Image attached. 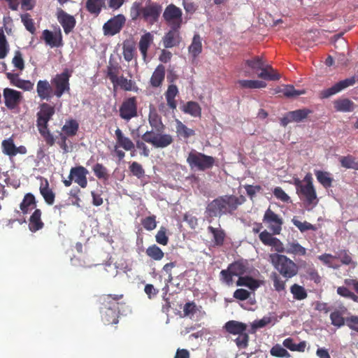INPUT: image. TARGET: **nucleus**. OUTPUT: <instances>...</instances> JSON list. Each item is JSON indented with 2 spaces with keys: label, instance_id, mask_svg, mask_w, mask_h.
<instances>
[{
  "label": "nucleus",
  "instance_id": "nucleus-47",
  "mask_svg": "<svg viewBox=\"0 0 358 358\" xmlns=\"http://www.w3.org/2000/svg\"><path fill=\"white\" fill-rule=\"evenodd\" d=\"M183 111L195 117H201V108L199 104L195 101H188L184 106Z\"/></svg>",
  "mask_w": 358,
  "mask_h": 358
},
{
  "label": "nucleus",
  "instance_id": "nucleus-60",
  "mask_svg": "<svg viewBox=\"0 0 358 358\" xmlns=\"http://www.w3.org/2000/svg\"><path fill=\"white\" fill-rule=\"evenodd\" d=\"M9 52V45L3 32H0V59H4Z\"/></svg>",
  "mask_w": 358,
  "mask_h": 358
},
{
  "label": "nucleus",
  "instance_id": "nucleus-44",
  "mask_svg": "<svg viewBox=\"0 0 358 358\" xmlns=\"http://www.w3.org/2000/svg\"><path fill=\"white\" fill-rule=\"evenodd\" d=\"M146 255L155 261H160L164 257V252L155 244L149 246L145 251Z\"/></svg>",
  "mask_w": 358,
  "mask_h": 358
},
{
  "label": "nucleus",
  "instance_id": "nucleus-21",
  "mask_svg": "<svg viewBox=\"0 0 358 358\" xmlns=\"http://www.w3.org/2000/svg\"><path fill=\"white\" fill-rule=\"evenodd\" d=\"M180 29L171 27L169 32L165 34L163 38V43L166 48H171L180 44L182 39L179 32Z\"/></svg>",
  "mask_w": 358,
  "mask_h": 358
},
{
  "label": "nucleus",
  "instance_id": "nucleus-29",
  "mask_svg": "<svg viewBox=\"0 0 358 358\" xmlns=\"http://www.w3.org/2000/svg\"><path fill=\"white\" fill-rule=\"evenodd\" d=\"M234 276L243 277V275L248 272V263L242 260L235 261L228 266Z\"/></svg>",
  "mask_w": 358,
  "mask_h": 358
},
{
  "label": "nucleus",
  "instance_id": "nucleus-11",
  "mask_svg": "<svg viewBox=\"0 0 358 358\" xmlns=\"http://www.w3.org/2000/svg\"><path fill=\"white\" fill-rule=\"evenodd\" d=\"M120 117L128 122L138 116V103L136 96L125 99L119 108Z\"/></svg>",
  "mask_w": 358,
  "mask_h": 358
},
{
  "label": "nucleus",
  "instance_id": "nucleus-12",
  "mask_svg": "<svg viewBox=\"0 0 358 358\" xmlns=\"http://www.w3.org/2000/svg\"><path fill=\"white\" fill-rule=\"evenodd\" d=\"M262 221L268 226L273 234L279 235L280 234L283 220L280 215L275 213L270 207L265 211Z\"/></svg>",
  "mask_w": 358,
  "mask_h": 358
},
{
  "label": "nucleus",
  "instance_id": "nucleus-58",
  "mask_svg": "<svg viewBox=\"0 0 358 358\" xmlns=\"http://www.w3.org/2000/svg\"><path fill=\"white\" fill-rule=\"evenodd\" d=\"M21 20L27 31L34 34L36 31L34 20L29 13L21 15Z\"/></svg>",
  "mask_w": 358,
  "mask_h": 358
},
{
  "label": "nucleus",
  "instance_id": "nucleus-38",
  "mask_svg": "<svg viewBox=\"0 0 358 358\" xmlns=\"http://www.w3.org/2000/svg\"><path fill=\"white\" fill-rule=\"evenodd\" d=\"M114 88L119 86L122 90L124 91H136L137 87H136L135 82L132 80H129L124 76H120L117 78V80L113 84Z\"/></svg>",
  "mask_w": 358,
  "mask_h": 358
},
{
  "label": "nucleus",
  "instance_id": "nucleus-37",
  "mask_svg": "<svg viewBox=\"0 0 358 358\" xmlns=\"http://www.w3.org/2000/svg\"><path fill=\"white\" fill-rule=\"evenodd\" d=\"M188 52L193 59H196L202 52L201 38L199 34H194L192 43L188 48Z\"/></svg>",
  "mask_w": 358,
  "mask_h": 358
},
{
  "label": "nucleus",
  "instance_id": "nucleus-19",
  "mask_svg": "<svg viewBox=\"0 0 358 358\" xmlns=\"http://www.w3.org/2000/svg\"><path fill=\"white\" fill-rule=\"evenodd\" d=\"M88 171L83 166H78L71 169L70 174L73 180L82 188H85L87 185V175Z\"/></svg>",
  "mask_w": 358,
  "mask_h": 358
},
{
  "label": "nucleus",
  "instance_id": "nucleus-28",
  "mask_svg": "<svg viewBox=\"0 0 358 358\" xmlns=\"http://www.w3.org/2000/svg\"><path fill=\"white\" fill-rule=\"evenodd\" d=\"M42 212L40 209H36L29 218V229L32 232H36L44 227L41 220Z\"/></svg>",
  "mask_w": 358,
  "mask_h": 358
},
{
  "label": "nucleus",
  "instance_id": "nucleus-16",
  "mask_svg": "<svg viewBox=\"0 0 358 358\" xmlns=\"http://www.w3.org/2000/svg\"><path fill=\"white\" fill-rule=\"evenodd\" d=\"M355 78L354 77L346 78L341 80L334 85L332 87L323 90L320 93V97L321 99H327L333 96L347 87L353 85L355 83Z\"/></svg>",
  "mask_w": 358,
  "mask_h": 358
},
{
  "label": "nucleus",
  "instance_id": "nucleus-61",
  "mask_svg": "<svg viewBox=\"0 0 358 358\" xmlns=\"http://www.w3.org/2000/svg\"><path fill=\"white\" fill-rule=\"evenodd\" d=\"M155 239L157 243L166 245L169 243V237L167 236V229L164 227H161L157 231Z\"/></svg>",
  "mask_w": 358,
  "mask_h": 358
},
{
  "label": "nucleus",
  "instance_id": "nucleus-55",
  "mask_svg": "<svg viewBox=\"0 0 358 358\" xmlns=\"http://www.w3.org/2000/svg\"><path fill=\"white\" fill-rule=\"evenodd\" d=\"M293 224L299 229L301 232H305L308 230L315 231L316 227L306 221L302 222L296 219L295 217L292 220Z\"/></svg>",
  "mask_w": 358,
  "mask_h": 358
},
{
  "label": "nucleus",
  "instance_id": "nucleus-4",
  "mask_svg": "<svg viewBox=\"0 0 358 358\" xmlns=\"http://www.w3.org/2000/svg\"><path fill=\"white\" fill-rule=\"evenodd\" d=\"M55 112L54 106L47 103H43L40 106V110L36 114V126L38 132L48 146H52L55 143V138L48 128V122Z\"/></svg>",
  "mask_w": 358,
  "mask_h": 358
},
{
  "label": "nucleus",
  "instance_id": "nucleus-2",
  "mask_svg": "<svg viewBox=\"0 0 358 358\" xmlns=\"http://www.w3.org/2000/svg\"><path fill=\"white\" fill-rule=\"evenodd\" d=\"M245 197L233 194L220 196L208 203L206 214L209 217H221L224 215H232L238 206L245 201Z\"/></svg>",
  "mask_w": 358,
  "mask_h": 358
},
{
  "label": "nucleus",
  "instance_id": "nucleus-27",
  "mask_svg": "<svg viewBox=\"0 0 358 358\" xmlns=\"http://www.w3.org/2000/svg\"><path fill=\"white\" fill-rule=\"evenodd\" d=\"M247 324L245 323L236 320H229L227 322L223 328L226 332L232 335H238L246 331Z\"/></svg>",
  "mask_w": 358,
  "mask_h": 358
},
{
  "label": "nucleus",
  "instance_id": "nucleus-33",
  "mask_svg": "<svg viewBox=\"0 0 358 358\" xmlns=\"http://www.w3.org/2000/svg\"><path fill=\"white\" fill-rule=\"evenodd\" d=\"M285 252L294 255L305 256L306 255L307 250L296 241H292L287 243Z\"/></svg>",
  "mask_w": 358,
  "mask_h": 358
},
{
  "label": "nucleus",
  "instance_id": "nucleus-41",
  "mask_svg": "<svg viewBox=\"0 0 358 358\" xmlns=\"http://www.w3.org/2000/svg\"><path fill=\"white\" fill-rule=\"evenodd\" d=\"M178 93V87L175 85H171L169 86L167 91L165 93L167 105L171 109H176L177 106L176 101L175 97Z\"/></svg>",
  "mask_w": 358,
  "mask_h": 358
},
{
  "label": "nucleus",
  "instance_id": "nucleus-40",
  "mask_svg": "<svg viewBox=\"0 0 358 358\" xmlns=\"http://www.w3.org/2000/svg\"><path fill=\"white\" fill-rule=\"evenodd\" d=\"M236 285L238 286H245L252 290H255L260 287L261 281L250 276H243L238 278Z\"/></svg>",
  "mask_w": 358,
  "mask_h": 358
},
{
  "label": "nucleus",
  "instance_id": "nucleus-1",
  "mask_svg": "<svg viewBox=\"0 0 358 358\" xmlns=\"http://www.w3.org/2000/svg\"><path fill=\"white\" fill-rule=\"evenodd\" d=\"M148 122L152 129L145 131L142 135L143 141L152 145L155 148H165L173 143V136L164 133L165 126L162 121L161 116L152 106H150Z\"/></svg>",
  "mask_w": 358,
  "mask_h": 358
},
{
  "label": "nucleus",
  "instance_id": "nucleus-30",
  "mask_svg": "<svg viewBox=\"0 0 358 358\" xmlns=\"http://www.w3.org/2000/svg\"><path fill=\"white\" fill-rule=\"evenodd\" d=\"M259 71L261 72L257 75L258 78L265 80H278L280 79V76L277 71L271 66L267 64H264V67Z\"/></svg>",
  "mask_w": 358,
  "mask_h": 358
},
{
  "label": "nucleus",
  "instance_id": "nucleus-49",
  "mask_svg": "<svg viewBox=\"0 0 358 358\" xmlns=\"http://www.w3.org/2000/svg\"><path fill=\"white\" fill-rule=\"evenodd\" d=\"M123 57L127 62H130L133 59L135 52L136 48L134 42L124 41L123 43Z\"/></svg>",
  "mask_w": 358,
  "mask_h": 358
},
{
  "label": "nucleus",
  "instance_id": "nucleus-53",
  "mask_svg": "<svg viewBox=\"0 0 358 358\" xmlns=\"http://www.w3.org/2000/svg\"><path fill=\"white\" fill-rule=\"evenodd\" d=\"M335 259H337L336 255H333L329 253H324L318 256V259L321 261L324 265L329 268L337 269L340 266L333 263V260Z\"/></svg>",
  "mask_w": 358,
  "mask_h": 358
},
{
  "label": "nucleus",
  "instance_id": "nucleus-35",
  "mask_svg": "<svg viewBox=\"0 0 358 358\" xmlns=\"http://www.w3.org/2000/svg\"><path fill=\"white\" fill-rule=\"evenodd\" d=\"M36 206V201L34 195L31 193H27L24 195L20 205V208L23 214H27L29 211L35 208Z\"/></svg>",
  "mask_w": 358,
  "mask_h": 358
},
{
  "label": "nucleus",
  "instance_id": "nucleus-8",
  "mask_svg": "<svg viewBox=\"0 0 358 358\" xmlns=\"http://www.w3.org/2000/svg\"><path fill=\"white\" fill-rule=\"evenodd\" d=\"M124 294H104L99 297V303L103 308L113 313H122L129 310L126 302L121 301Z\"/></svg>",
  "mask_w": 358,
  "mask_h": 358
},
{
  "label": "nucleus",
  "instance_id": "nucleus-57",
  "mask_svg": "<svg viewBox=\"0 0 358 358\" xmlns=\"http://www.w3.org/2000/svg\"><path fill=\"white\" fill-rule=\"evenodd\" d=\"M280 92L287 98L295 97L306 93L305 90H296L293 85H290L285 86Z\"/></svg>",
  "mask_w": 358,
  "mask_h": 358
},
{
  "label": "nucleus",
  "instance_id": "nucleus-62",
  "mask_svg": "<svg viewBox=\"0 0 358 358\" xmlns=\"http://www.w3.org/2000/svg\"><path fill=\"white\" fill-rule=\"evenodd\" d=\"M233 276L234 275H232L231 271L229 270L228 267L227 269L222 270L220 273V281L228 286L233 285Z\"/></svg>",
  "mask_w": 358,
  "mask_h": 358
},
{
  "label": "nucleus",
  "instance_id": "nucleus-63",
  "mask_svg": "<svg viewBox=\"0 0 358 358\" xmlns=\"http://www.w3.org/2000/svg\"><path fill=\"white\" fill-rule=\"evenodd\" d=\"M336 255L337 259H341L343 264L350 265L353 262L351 254L348 250H341Z\"/></svg>",
  "mask_w": 358,
  "mask_h": 358
},
{
  "label": "nucleus",
  "instance_id": "nucleus-23",
  "mask_svg": "<svg viewBox=\"0 0 358 358\" xmlns=\"http://www.w3.org/2000/svg\"><path fill=\"white\" fill-rule=\"evenodd\" d=\"M52 85L46 80H40L37 83L36 92L38 96L42 100L48 101L54 95Z\"/></svg>",
  "mask_w": 358,
  "mask_h": 358
},
{
  "label": "nucleus",
  "instance_id": "nucleus-24",
  "mask_svg": "<svg viewBox=\"0 0 358 358\" xmlns=\"http://www.w3.org/2000/svg\"><path fill=\"white\" fill-rule=\"evenodd\" d=\"M39 191L47 204L52 205L54 203L55 194L50 188L48 180L46 178H41Z\"/></svg>",
  "mask_w": 358,
  "mask_h": 358
},
{
  "label": "nucleus",
  "instance_id": "nucleus-34",
  "mask_svg": "<svg viewBox=\"0 0 358 358\" xmlns=\"http://www.w3.org/2000/svg\"><path fill=\"white\" fill-rule=\"evenodd\" d=\"M208 231L213 235V243L217 246H222L224 244L226 234L220 226L219 227L215 228L212 226H208Z\"/></svg>",
  "mask_w": 358,
  "mask_h": 358
},
{
  "label": "nucleus",
  "instance_id": "nucleus-45",
  "mask_svg": "<svg viewBox=\"0 0 358 358\" xmlns=\"http://www.w3.org/2000/svg\"><path fill=\"white\" fill-rule=\"evenodd\" d=\"M281 275L275 272L271 273L270 275L271 280L273 281V287L275 291L280 292L285 289L286 281L287 280L283 279Z\"/></svg>",
  "mask_w": 358,
  "mask_h": 358
},
{
  "label": "nucleus",
  "instance_id": "nucleus-59",
  "mask_svg": "<svg viewBox=\"0 0 358 358\" xmlns=\"http://www.w3.org/2000/svg\"><path fill=\"white\" fill-rule=\"evenodd\" d=\"M249 332L243 331L241 334H238V337L234 340L237 347L239 349H245L248 346Z\"/></svg>",
  "mask_w": 358,
  "mask_h": 358
},
{
  "label": "nucleus",
  "instance_id": "nucleus-17",
  "mask_svg": "<svg viewBox=\"0 0 358 358\" xmlns=\"http://www.w3.org/2000/svg\"><path fill=\"white\" fill-rule=\"evenodd\" d=\"M57 18L59 24L64 29L66 34L71 33L76 24L75 17L65 12L62 8H58L57 11Z\"/></svg>",
  "mask_w": 358,
  "mask_h": 358
},
{
  "label": "nucleus",
  "instance_id": "nucleus-52",
  "mask_svg": "<svg viewBox=\"0 0 358 358\" xmlns=\"http://www.w3.org/2000/svg\"><path fill=\"white\" fill-rule=\"evenodd\" d=\"M95 176L100 180H106L109 178V174L106 167L102 164L96 163L92 168Z\"/></svg>",
  "mask_w": 358,
  "mask_h": 358
},
{
  "label": "nucleus",
  "instance_id": "nucleus-25",
  "mask_svg": "<svg viewBox=\"0 0 358 358\" xmlns=\"http://www.w3.org/2000/svg\"><path fill=\"white\" fill-rule=\"evenodd\" d=\"M153 41L154 36L150 32L144 34L140 38L138 43V48L145 62H147L148 50L150 45L153 43Z\"/></svg>",
  "mask_w": 358,
  "mask_h": 358
},
{
  "label": "nucleus",
  "instance_id": "nucleus-3",
  "mask_svg": "<svg viewBox=\"0 0 358 358\" xmlns=\"http://www.w3.org/2000/svg\"><path fill=\"white\" fill-rule=\"evenodd\" d=\"M162 11V6L156 2H148L142 6L139 2H134L130 8V17L132 20L142 18L150 24L157 22Z\"/></svg>",
  "mask_w": 358,
  "mask_h": 358
},
{
  "label": "nucleus",
  "instance_id": "nucleus-31",
  "mask_svg": "<svg viewBox=\"0 0 358 358\" xmlns=\"http://www.w3.org/2000/svg\"><path fill=\"white\" fill-rule=\"evenodd\" d=\"M334 106L336 110L339 112H351L355 108V103L347 98L334 101Z\"/></svg>",
  "mask_w": 358,
  "mask_h": 358
},
{
  "label": "nucleus",
  "instance_id": "nucleus-6",
  "mask_svg": "<svg viewBox=\"0 0 358 358\" xmlns=\"http://www.w3.org/2000/svg\"><path fill=\"white\" fill-rule=\"evenodd\" d=\"M269 260L275 269L285 280L291 279L298 274V265L286 255L272 253L269 255Z\"/></svg>",
  "mask_w": 358,
  "mask_h": 358
},
{
  "label": "nucleus",
  "instance_id": "nucleus-48",
  "mask_svg": "<svg viewBox=\"0 0 358 358\" xmlns=\"http://www.w3.org/2000/svg\"><path fill=\"white\" fill-rule=\"evenodd\" d=\"M264 64L265 62L263 60V58L259 56H256L250 59H247L245 61V66L250 68L254 72H257L259 71L262 68L264 67Z\"/></svg>",
  "mask_w": 358,
  "mask_h": 358
},
{
  "label": "nucleus",
  "instance_id": "nucleus-15",
  "mask_svg": "<svg viewBox=\"0 0 358 358\" xmlns=\"http://www.w3.org/2000/svg\"><path fill=\"white\" fill-rule=\"evenodd\" d=\"M273 235L265 229L259 234V238L264 245L272 247L277 252H285L286 248L284 247L282 242Z\"/></svg>",
  "mask_w": 358,
  "mask_h": 358
},
{
  "label": "nucleus",
  "instance_id": "nucleus-10",
  "mask_svg": "<svg viewBox=\"0 0 358 358\" xmlns=\"http://www.w3.org/2000/svg\"><path fill=\"white\" fill-rule=\"evenodd\" d=\"M163 17L170 27L180 28L182 23V10L176 5H168L164 13Z\"/></svg>",
  "mask_w": 358,
  "mask_h": 358
},
{
  "label": "nucleus",
  "instance_id": "nucleus-51",
  "mask_svg": "<svg viewBox=\"0 0 358 358\" xmlns=\"http://www.w3.org/2000/svg\"><path fill=\"white\" fill-rule=\"evenodd\" d=\"M3 152L10 157L15 156V145L13 139L8 138L5 139L1 143Z\"/></svg>",
  "mask_w": 358,
  "mask_h": 358
},
{
  "label": "nucleus",
  "instance_id": "nucleus-36",
  "mask_svg": "<svg viewBox=\"0 0 358 358\" xmlns=\"http://www.w3.org/2000/svg\"><path fill=\"white\" fill-rule=\"evenodd\" d=\"M79 129V124L77 120L74 119L67 120L65 124L62 128L63 134L72 137L76 135Z\"/></svg>",
  "mask_w": 358,
  "mask_h": 358
},
{
  "label": "nucleus",
  "instance_id": "nucleus-7",
  "mask_svg": "<svg viewBox=\"0 0 358 358\" xmlns=\"http://www.w3.org/2000/svg\"><path fill=\"white\" fill-rule=\"evenodd\" d=\"M215 159L213 157L192 150L188 154L187 162L192 170L204 171L211 169Z\"/></svg>",
  "mask_w": 358,
  "mask_h": 358
},
{
  "label": "nucleus",
  "instance_id": "nucleus-9",
  "mask_svg": "<svg viewBox=\"0 0 358 358\" xmlns=\"http://www.w3.org/2000/svg\"><path fill=\"white\" fill-rule=\"evenodd\" d=\"M71 73L68 69H65L61 73H57L51 80V85L54 87V95L60 98L64 93H69V79Z\"/></svg>",
  "mask_w": 358,
  "mask_h": 358
},
{
  "label": "nucleus",
  "instance_id": "nucleus-20",
  "mask_svg": "<svg viewBox=\"0 0 358 358\" xmlns=\"http://www.w3.org/2000/svg\"><path fill=\"white\" fill-rule=\"evenodd\" d=\"M42 38L45 41L47 45L52 48H59L63 45L62 35L59 29L58 32L55 33H53L48 29L43 30L42 33Z\"/></svg>",
  "mask_w": 358,
  "mask_h": 358
},
{
  "label": "nucleus",
  "instance_id": "nucleus-56",
  "mask_svg": "<svg viewBox=\"0 0 358 358\" xmlns=\"http://www.w3.org/2000/svg\"><path fill=\"white\" fill-rule=\"evenodd\" d=\"M271 322V318L269 317H264L259 320H255L252 323L249 333L255 334L258 329L263 328Z\"/></svg>",
  "mask_w": 358,
  "mask_h": 358
},
{
  "label": "nucleus",
  "instance_id": "nucleus-32",
  "mask_svg": "<svg viewBox=\"0 0 358 358\" xmlns=\"http://www.w3.org/2000/svg\"><path fill=\"white\" fill-rule=\"evenodd\" d=\"M165 67L162 64L157 66L150 78V85L153 87H159L164 80Z\"/></svg>",
  "mask_w": 358,
  "mask_h": 358
},
{
  "label": "nucleus",
  "instance_id": "nucleus-64",
  "mask_svg": "<svg viewBox=\"0 0 358 358\" xmlns=\"http://www.w3.org/2000/svg\"><path fill=\"white\" fill-rule=\"evenodd\" d=\"M270 353L272 356L275 357H288L290 356L289 352L279 344L275 345L271 349Z\"/></svg>",
  "mask_w": 358,
  "mask_h": 358
},
{
  "label": "nucleus",
  "instance_id": "nucleus-18",
  "mask_svg": "<svg viewBox=\"0 0 358 358\" xmlns=\"http://www.w3.org/2000/svg\"><path fill=\"white\" fill-rule=\"evenodd\" d=\"M116 144L115 148H121L126 151H135V143L132 140L126 136L120 128L115 131Z\"/></svg>",
  "mask_w": 358,
  "mask_h": 358
},
{
  "label": "nucleus",
  "instance_id": "nucleus-22",
  "mask_svg": "<svg viewBox=\"0 0 358 358\" xmlns=\"http://www.w3.org/2000/svg\"><path fill=\"white\" fill-rule=\"evenodd\" d=\"M6 77L10 80L11 85L24 91H31L34 88V83L32 82L21 79L17 73L8 72L6 73Z\"/></svg>",
  "mask_w": 358,
  "mask_h": 358
},
{
  "label": "nucleus",
  "instance_id": "nucleus-5",
  "mask_svg": "<svg viewBox=\"0 0 358 358\" xmlns=\"http://www.w3.org/2000/svg\"><path fill=\"white\" fill-rule=\"evenodd\" d=\"M312 180L311 175L307 174L303 181L299 180L295 181L296 194L307 208H313L319 201Z\"/></svg>",
  "mask_w": 358,
  "mask_h": 358
},
{
  "label": "nucleus",
  "instance_id": "nucleus-43",
  "mask_svg": "<svg viewBox=\"0 0 358 358\" xmlns=\"http://www.w3.org/2000/svg\"><path fill=\"white\" fill-rule=\"evenodd\" d=\"M176 128L178 136L185 139L195 135L194 130L188 128L185 124H184L181 121L178 120H176Z\"/></svg>",
  "mask_w": 358,
  "mask_h": 358
},
{
  "label": "nucleus",
  "instance_id": "nucleus-42",
  "mask_svg": "<svg viewBox=\"0 0 358 358\" xmlns=\"http://www.w3.org/2000/svg\"><path fill=\"white\" fill-rule=\"evenodd\" d=\"M237 83L243 89H260L266 86V83L262 80H239Z\"/></svg>",
  "mask_w": 358,
  "mask_h": 358
},
{
  "label": "nucleus",
  "instance_id": "nucleus-50",
  "mask_svg": "<svg viewBox=\"0 0 358 358\" xmlns=\"http://www.w3.org/2000/svg\"><path fill=\"white\" fill-rule=\"evenodd\" d=\"M339 162L341 166L345 169H352L358 170V161L355 160V158L352 155H347L341 157Z\"/></svg>",
  "mask_w": 358,
  "mask_h": 358
},
{
  "label": "nucleus",
  "instance_id": "nucleus-39",
  "mask_svg": "<svg viewBox=\"0 0 358 358\" xmlns=\"http://www.w3.org/2000/svg\"><path fill=\"white\" fill-rule=\"evenodd\" d=\"M313 113L310 109L303 108L289 112V116L294 122H301L306 120Z\"/></svg>",
  "mask_w": 358,
  "mask_h": 358
},
{
  "label": "nucleus",
  "instance_id": "nucleus-26",
  "mask_svg": "<svg viewBox=\"0 0 358 358\" xmlns=\"http://www.w3.org/2000/svg\"><path fill=\"white\" fill-rule=\"evenodd\" d=\"M85 7L90 14L98 17L102 10L106 8V4L104 0H87Z\"/></svg>",
  "mask_w": 358,
  "mask_h": 358
},
{
  "label": "nucleus",
  "instance_id": "nucleus-46",
  "mask_svg": "<svg viewBox=\"0 0 358 358\" xmlns=\"http://www.w3.org/2000/svg\"><path fill=\"white\" fill-rule=\"evenodd\" d=\"M315 175L318 182L325 188H329L332 185L333 178L330 173L322 171H316Z\"/></svg>",
  "mask_w": 358,
  "mask_h": 358
},
{
  "label": "nucleus",
  "instance_id": "nucleus-14",
  "mask_svg": "<svg viewBox=\"0 0 358 358\" xmlns=\"http://www.w3.org/2000/svg\"><path fill=\"white\" fill-rule=\"evenodd\" d=\"M3 96L5 106L11 110L17 108L23 99L20 92L8 87L3 89Z\"/></svg>",
  "mask_w": 358,
  "mask_h": 358
},
{
  "label": "nucleus",
  "instance_id": "nucleus-13",
  "mask_svg": "<svg viewBox=\"0 0 358 358\" xmlns=\"http://www.w3.org/2000/svg\"><path fill=\"white\" fill-rule=\"evenodd\" d=\"M126 22V17L122 14H118L109 19L103 26L105 36H114L118 34Z\"/></svg>",
  "mask_w": 358,
  "mask_h": 358
},
{
  "label": "nucleus",
  "instance_id": "nucleus-54",
  "mask_svg": "<svg viewBox=\"0 0 358 358\" xmlns=\"http://www.w3.org/2000/svg\"><path fill=\"white\" fill-rule=\"evenodd\" d=\"M290 292L296 300H303L307 297V292L305 288L297 284H294L290 287Z\"/></svg>",
  "mask_w": 358,
  "mask_h": 358
}]
</instances>
